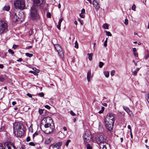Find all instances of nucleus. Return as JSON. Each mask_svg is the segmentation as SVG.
<instances>
[{"mask_svg":"<svg viewBox=\"0 0 149 149\" xmlns=\"http://www.w3.org/2000/svg\"><path fill=\"white\" fill-rule=\"evenodd\" d=\"M41 124L44 125L45 128L48 129L45 131L46 134H50L53 132L54 128V124L51 118L47 117L44 118L42 121Z\"/></svg>","mask_w":149,"mask_h":149,"instance_id":"nucleus-1","label":"nucleus"},{"mask_svg":"<svg viewBox=\"0 0 149 149\" xmlns=\"http://www.w3.org/2000/svg\"><path fill=\"white\" fill-rule=\"evenodd\" d=\"M13 128V134L17 137H21L25 133V128L22 123H14Z\"/></svg>","mask_w":149,"mask_h":149,"instance_id":"nucleus-2","label":"nucleus"},{"mask_svg":"<svg viewBox=\"0 0 149 149\" xmlns=\"http://www.w3.org/2000/svg\"><path fill=\"white\" fill-rule=\"evenodd\" d=\"M37 8L31 7V18L32 20H37L39 19V16Z\"/></svg>","mask_w":149,"mask_h":149,"instance_id":"nucleus-3","label":"nucleus"},{"mask_svg":"<svg viewBox=\"0 0 149 149\" xmlns=\"http://www.w3.org/2000/svg\"><path fill=\"white\" fill-rule=\"evenodd\" d=\"M14 5L16 9L22 10L25 7L24 0H15L14 1Z\"/></svg>","mask_w":149,"mask_h":149,"instance_id":"nucleus-4","label":"nucleus"},{"mask_svg":"<svg viewBox=\"0 0 149 149\" xmlns=\"http://www.w3.org/2000/svg\"><path fill=\"white\" fill-rule=\"evenodd\" d=\"M8 24L5 20L0 21V33L6 32L8 31Z\"/></svg>","mask_w":149,"mask_h":149,"instance_id":"nucleus-5","label":"nucleus"},{"mask_svg":"<svg viewBox=\"0 0 149 149\" xmlns=\"http://www.w3.org/2000/svg\"><path fill=\"white\" fill-rule=\"evenodd\" d=\"M18 15L16 13H13V20H15V22L17 23H20L24 21V16L23 14L19 13L18 14Z\"/></svg>","mask_w":149,"mask_h":149,"instance_id":"nucleus-6","label":"nucleus"},{"mask_svg":"<svg viewBox=\"0 0 149 149\" xmlns=\"http://www.w3.org/2000/svg\"><path fill=\"white\" fill-rule=\"evenodd\" d=\"M96 142L100 145L101 143H105L106 144V139H104V136L103 135H99V136H97L95 138Z\"/></svg>","mask_w":149,"mask_h":149,"instance_id":"nucleus-7","label":"nucleus"},{"mask_svg":"<svg viewBox=\"0 0 149 149\" xmlns=\"http://www.w3.org/2000/svg\"><path fill=\"white\" fill-rule=\"evenodd\" d=\"M104 120L114 123L115 119L114 114L112 113H109L104 117Z\"/></svg>","mask_w":149,"mask_h":149,"instance_id":"nucleus-8","label":"nucleus"},{"mask_svg":"<svg viewBox=\"0 0 149 149\" xmlns=\"http://www.w3.org/2000/svg\"><path fill=\"white\" fill-rule=\"evenodd\" d=\"M106 128L110 131H111L113 129L114 123L109 122V121L104 120Z\"/></svg>","mask_w":149,"mask_h":149,"instance_id":"nucleus-9","label":"nucleus"},{"mask_svg":"<svg viewBox=\"0 0 149 149\" xmlns=\"http://www.w3.org/2000/svg\"><path fill=\"white\" fill-rule=\"evenodd\" d=\"M83 138L84 142L88 143L91 140V136L90 133H88V132H86L83 136Z\"/></svg>","mask_w":149,"mask_h":149,"instance_id":"nucleus-10","label":"nucleus"},{"mask_svg":"<svg viewBox=\"0 0 149 149\" xmlns=\"http://www.w3.org/2000/svg\"><path fill=\"white\" fill-rule=\"evenodd\" d=\"M33 4L32 7L37 8L40 6L43 2V0H33Z\"/></svg>","mask_w":149,"mask_h":149,"instance_id":"nucleus-11","label":"nucleus"},{"mask_svg":"<svg viewBox=\"0 0 149 149\" xmlns=\"http://www.w3.org/2000/svg\"><path fill=\"white\" fill-rule=\"evenodd\" d=\"M62 144V143L61 142H58L56 143L55 144H52L49 147V149H50L51 148H52L53 149L54 148H56L57 149H59Z\"/></svg>","mask_w":149,"mask_h":149,"instance_id":"nucleus-12","label":"nucleus"},{"mask_svg":"<svg viewBox=\"0 0 149 149\" xmlns=\"http://www.w3.org/2000/svg\"><path fill=\"white\" fill-rule=\"evenodd\" d=\"M99 3L98 0H94L93 1V4L94 7L95 9L97 10L99 9L100 8Z\"/></svg>","mask_w":149,"mask_h":149,"instance_id":"nucleus-13","label":"nucleus"},{"mask_svg":"<svg viewBox=\"0 0 149 149\" xmlns=\"http://www.w3.org/2000/svg\"><path fill=\"white\" fill-rule=\"evenodd\" d=\"M123 108L124 109L130 116L132 113V111L130 110L128 107L123 106Z\"/></svg>","mask_w":149,"mask_h":149,"instance_id":"nucleus-14","label":"nucleus"},{"mask_svg":"<svg viewBox=\"0 0 149 149\" xmlns=\"http://www.w3.org/2000/svg\"><path fill=\"white\" fill-rule=\"evenodd\" d=\"M55 49L58 52L61 50L62 49L61 46L58 44H57L54 45Z\"/></svg>","mask_w":149,"mask_h":149,"instance_id":"nucleus-15","label":"nucleus"},{"mask_svg":"<svg viewBox=\"0 0 149 149\" xmlns=\"http://www.w3.org/2000/svg\"><path fill=\"white\" fill-rule=\"evenodd\" d=\"M91 72L90 71H88L87 73V79L88 81L89 82L90 81V78L91 76Z\"/></svg>","mask_w":149,"mask_h":149,"instance_id":"nucleus-16","label":"nucleus"},{"mask_svg":"<svg viewBox=\"0 0 149 149\" xmlns=\"http://www.w3.org/2000/svg\"><path fill=\"white\" fill-rule=\"evenodd\" d=\"M106 144L105 143H101L100 145V147L102 149H107V147L106 146Z\"/></svg>","mask_w":149,"mask_h":149,"instance_id":"nucleus-17","label":"nucleus"},{"mask_svg":"<svg viewBox=\"0 0 149 149\" xmlns=\"http://www.w3.org/2000/svg\"><path fill=\"white\" fill-rule=\"evenodd\" d=\"M58 52L59 56L62 58L63 57V52L62 50L61 49V50L59 51Z\"/></svg>","mask_w":149,"mask_h":149,"instance_id":"nucleus-18","label":"nucleus"},{"mask_svg":"<svg viewBox=\"0 0 149 149\" xmlns=\"http://www.w3.org/2000/svg\"><path fill=\"white\" fill-rule=\"evenodd\" d=\"M10 143H5V145L8 148V149H12V147H11L10 144Z\"/></svg>","mask_w":149,"mask_h":149,"instance_id":"nucleus-19","label":"nucleus"},{"mask_svg":"<svg viewBox=\"0 0 149 149\" xmlns=\"http://www.w3.org/2000/svg\"><path fill=\"white\" fill-rule=\"evenodd\" d=\"M51 139H52L51 138L46 139L45 141V144H48L50 143L51 142L52 140Z\"/></svg>","mask_w":149,"mask_h":149,"instance_id":"nucleus-20","label":"nucleus"},{"mask_svg":"<svg viewBox=\"0 0 149 149\" xmlns=\"http://www.w3.org/2000/svg\"><path fill=\"white\" fill-rule=\"evenodd\" d=\"M88 59L90 60L91 61L92 60V56H93V54L92 53H90V54H88Z\"/></svg>","mask_w":149,"mask_h":149,"instance_id":"nucleus-21","label":"nucleus"},{"mask_svg":"<svg viewBox=\"0 0 149 149\" xmlns=\"http://www.w3.org/2000/svg\"><path fill=\"white\" fill-rule=\"evenodd\" d=\"M10 7L9 6H5L3 8V10L6 11H8L10 10Z\"/></svg>","mask_w":149,"mask_h":149,"instance_id":"nucleus-22","label":"nucleus"},{"mask_svg":"<svg viewBox=\"0 0 149 149\" xmlns=\"http://www.w3.org/2000/svg\"><path fill=\"white\" fill-rule=\"evenodd\" d=\"M103 28L104 29H108L109 28V25L107 24H104L103 25Z\"/></svg>","mask_w":149,"mask_h":149,"instance_id":"nucleus-23","label":"nucleus"},{"mask_svg":"<svg viewBox=\"0 0 149 149\" xmlns=\"http://www.w3.org/2000/svg\"><path fill=\"white\" fill-rule=\"evenodd\" d=\"M104 74L105 75V76L108 78L109 76V73L108 71H105L104 72Z\"/></svg>","mask_w":149,"mask_h":149,"instance_id":"nucleus-24","label":"nucleus"},{"mask_svg":"<svg viewBox=\"0 0 149 149\" xmlns=\"http://www.w3.org/2000/svg\"><path fill=\"white\" fill-rule=\"evenodd\" d=\"M149 57V52H147V53L145 54L144 56V58L145 59H147Z\"/></svg>","mask_w":149,"mask_h":149,"instance_id":"nucleus-25","label":"nucleus"},{"mask_svg":"<svg viewBox=\"0 0 149 149\" xmlns=\"http://www.w3.org/2000/svg\"><path fill=\"white\" fill-rule=\"evenodd\" d=\"M25 55L28 57H31L33 56V54L26 53H25Z\"/></svg>","mask_w":149,"mask_h":149,"instance_id":"nucleus-26","label":"nucleus"},{"mask_svg":"<svg viewBox=\"0 0 149 149\" xmlns=\"http://www.w3.org/2000/svg\"><path fill=\"white\" fill-rule=\"evenodd\" d=\"M8 52L11 54L12 55H13V54H14V52L13 51V50L10 49H9L8 50Z\"/></svg>","mask_w":149,"mask_h":149,"instance_id":"nucleus-27","label":"nucleus"},{"mask_svg":"<svg viewBox=\"0 0 149 149\" xmlns=\"http://www.w3.org/2000/svg\"><path fill=\"white\" fill-rule=\"evenodd\" d=\"M105 32L106 33V34L108 36H112V34L109 31H105Z\"/></svg>","mask_w":149,"mask_h":149,"instance_id":"nucleus-28","label":"nucleus"},{"mask_svg":"<svg viewBox=\"0 0 149 149\" xmlns=\"http://www.w3.org/2000/svg\"><path fill=\"white\" fill-rule=\"evenodd\" d=\"M104 109V107H102L101 108V110L98 112V113L100 114L102 113L103 112Z\"/></svg>","mask_w":149,"mask_h":149,"instance_id":"nucleus-29","label":"nucleus"},{"mask_svg":"<svg viewBox=\"0 0 149 149\" xmlns=\"http://www.w3.org/2000/svg\"><path fill=\"white\" fill-rule=\"evenodd\" d=\"M33 70L36 73H38L40 72V70L38 69H37L35 67L33 68Z\"/></svg>","mask_w":149,"mask_h":149,"instance_id":"nucleus-30","label":"nucleus"},{"mask_svg":"<svg viewBox=\"0 0 149 149\" xmlns=\"http://www.w3.org/2000/svg\"><path fill=\"white\" fill-rule=\"evenodd\" d=\"M44 111V109H39V112L40 115H41L43 113V111Z\"/></svg>","mask_w":149,"mask_h":149,"instance_id":"nucleus-31","label":"nucleus"},{"mask_svg":"<svg viewBox=\"0 0 149 149\" xmlns=\"http://www.w3.org/2000/svg\"><path fill=\"white\" fill-rule=\"evenodd\" d=\"M29 73H33L34 75H35L36 76L37 75H38V74H37L38 73H36L35 72L33 71H31V70L29 72Z\"/></svg>","mask_w":149,"mask_h":149,"instance_id":"nucleus-32","label":"nucleus"},{"mask_svg":"<svg viewBox=\"0 0 149 149\" xmlns=\"http://www.w3.org/2000/svg\"><path fill=\"white\" fill-rule=\"evenodd\" d=\"M104 64L102 62H100L99 63V67L100 68H102L103 65H104Z\"/></svg>","mask_w":149,"mask_h":149,"instance_id":"nucleus-33","label":"nucleus"},{"mask_svg":"<svg viewBox=\"0 0 149 149\" xmlns=\"http://www.w3.org/2000/svg\"><path fill=\"white\" fill-rule=\"evenodd\" d=\"M136 5L134 4H133L132 7V10H133L134 11H136Z\"/></svg>","mask_w":149,"mask_h":149,"instance_id":"nucleus-34","label":"nucleus"},{"mask_svg":"<svg viewBox=\"0 0 149 149\" xmlns=\"http://www.w3.org/2000/svg\"><path fill=\"white\" fill-rule=\"evenodd\" d=\"M10 146H11V147H12V148H13V149H16V147L14 146L13 143H10Z\"/></svg>","mask_w":149,"mask_h":149,"instance_id":"nucleus-35","label":"nucleus"},{"mask_svg":"<svg viewBox=\"0 0 149 149\" xmlns=\"http://www.w3.org/2000/svg\"><path fill=\"white\" fill-rule=\"evenodd\" d=\"M38 134V132L36 131V132L33 135V139H34L35 136H37Z\"/></svg>","mask_w":149,"mask_h":149,"instance_id":"nucleus-36","label":"nucleus"},{"mask_svg":"<svg viewBox=\"0 0 149 149\" xmlns=\"http://www.w3.org/2000/svg\"><path fill=\"white\" fill-rule=\"evenodd\" d=\"M124 24L126 25H127L128 24V21L127 19H125Z\"/></svg>","mask_w":149,"mask_h":149,"instance_id":"nucleus-37","label":"nucleus"},{"mask_svg":"<svg viewBox=\"0 0 149 149\" xmlns=\"http://www.w3.org/2000/svg\"><path fill=\"white\" fill-rule=\"evenodd\" d=\"M75 45L74 47L76 48H78V45L77 41H75Z\"/></svg>","mask_w":149,"mask_h":149,"instance_id":"nucleus-38","label":"nucleus"},{"mask_svg":"<svg viewBox=\"0 0 149 149\" xmlns=\"http://www.w3.org/2000/svg\"><path fill=\"white\" fill-rule=\"evenodd\" d=\"M71 142V140H68L65 143V145L68 146L69 145V143L70 142Z\"/></svg>","mask_w":149,"mask_h":149,"instance_id":"nucleus-39","label":"nucleus"},{"mask_svg":"<svg viewBox=\"0 0 149 149\" xmlns=\"http://www.w3.org/2000/svg\"><path fill=\"white\" fill-rule=\"evenodd\" d=\"M70 114L73 116H75L76 114L72 111H70Z\"/></svg>","mask_w":149,"mask_h":149,"instance_id":"nucleus-40","label":"nucleus"},{"mask_svg":"<svg viewBox=\"0 0 149 149\" xmlns=\"http://www.w3.org/2000/svg\"><path fill=\"white\" fill-rule=\"evenodd\" d=\"M115 71L114 70H112L111 72V76H113L114 75Z\"/></svg>","mask_w":149,"mask_h":149,"instance_id":"nucleus-41","label":"nucleus"},{"mask_svg":"<svg viewBox=\"0 0 149 149\" xmlns=\"http://www.w3.org/2000/svg\"><path fill=\"white\" fill-rule=\"evenodd\" d=\"M4 81L3 77L2 76H0V81L3 82Z\"/></svg>","mask_w":149,"mask_h":149,"instance_id":"nucleus-42","label":"nucleus"},{"mask_svg":"<svg viewBox=\"0 0 149 149\" xmlns=\"http://www.w3.org/2000/svg\"><path fill=\"white\" fill-rule=\"evenodd\" d=\"M87 149H91L92 148L91 146L89 144H87Z\"/></svg>","mask_w":149,"mask_h":149,"instance_id":"nucleus-43","label":"nucleus"},{"mask_svg":"<svg viewBox=\"0 0 149 149\" xmlns=\"http://www.w3.org/2000/svg\"><path fill=\"white\" fill-rule=\"evenodd\" d=\"M29 145L30 146H35V144L33 142H31L29 143Z\"/></svg>","mask_w":149,"mask_h":149,"instance_id":"nucleus-44","label":"nucleus"},{"mask_svg":"<svg viewBox=\"0 0 149 149\" xmlns=\"http://www.w3.org/2000/svg\"><path fill=\"white\" fill-rule=\"evenodd\" d=\"M38 95L41 97H43L44 96V94L43 93L41 92L38 93Z\"/></svg>","mask_w":149,"mask_h":149,"instance_id":"nucleus-45","label":"nucleus"},{"mask_svg":"<svg viewBox=\"0 0 149 149\" xmlns=\"http://www.w3.org/2000/svg\"><path fill=\"white\" fill-rule=\"evenodd\" d=\"M47 17H51V14L49 12H47Z\"/></svg>","mask_w":149,"mask_h":149,"instance_id":"nucleus-46","label":"nucleus"},{"mask_svg":"<svg viewBox=\"0 0 149 149\" xmlns=\"http://www.w3.org/2000/svg\"><path fill=\"white\" fill-rule=\"evenodd\" d=\"M63 20V18L62 17V18H61L59 21H58V24H61V23L62 21Z\"/></svg>","mask_w":149,"mask_h":149,"instance_id":"nucleus-47","label":"nucleus"},{"mask_svg":"<svg viewBox=\"0 0 149 149\" xmlns=\"http://www.w3.org/2000/svg\"><path fill=\"white\" fill-rule=\"evenodd\" d=\"M18 46V45H14L13 46V48L14 49H15L17 48Z\"/></svg>","mask_w":149,"mask_h":149,"instance_id":"nucleus-48","label":"nucleus"},{"mask_svg":"<svg viewBox=\"0 0 149 149\" xmlns=\"http://www.w3.org/2000/svg\"><path fill=\"white\" fill-rule=\"evenodd\" d=\"M85 13V9L84 8H83L81 10V14H84Z\"/></svg>","mask_w":149,"mask_h":149,"instance_id":"nucleus-49","label":"nucleus"},{"mask_svg":"<svg viewBox=\"0 0 149 149\" xmlns=\"http://www.w3.org/2000/svg\"><path fill=\"white\" fill-rule=\"evenodd\" d=\"M25 145H22L21 146L20 149H25Z\"/></svg>","mask_w":149,"mask_h":149,"instance_id":"nucleus-50","label":"nucleus"},{"mask_svg":"<svg viewBox=\"0 0 149 149\" xmlns=\"http://www.w3.org/2000/svg\"><path fill=\"white\" fill-rule=\"evenodd\" d=\"M31 140L29 136H28L27 137L26 139V141L27 142H29Z\"/></svg>","mask_w":149,"mask_h":149,"instance_id":"nucleus-51","label":"nucleus"},{"mask_svg":"<svg viewBox=\"0 0 149 149\" xmlns=\"http://www.w3.org/2000/svg\"><path fill=\"white\" fill-rule=\"evenodd\" d=\"M78 21L80 23L81 25H82L83 24V22L82 20H81L80 19H78Z\"/></svg>","mask_w":149,"mask_h":149,"instance_id":"nucleus-52","label":"nucleus"},{"mask_svg":"<svg viewBox=\"0 0 149 149\" xmlns=\"http://www.w3.org/2000/svg\"><path fill=\"white\" fill-rule=\"evenodd\" d=\"M45 107L46 108H47V109H50V108H51L48 105H46L45 106Z\"/></svg>","mask_w":149,"mask_h":149,"instance_id":"nucleus-53","label":"nucleus"},{"mask_svg":"<svg viewBox=\"0 0 149 149\" xmlns=\"http://www.w3.org/2000/svg\"><path fill=\"white\" fill-rule=\"evenodd\" d=\"M61 24H58V25L57 26V28L58 29L60 30H61Z\"/></svg>","mask_w":149,"mask_h":149,"instance_id":"nucleus-54","label":"nucleus"},{"mask_svg":"<svg viewBox=\"0 0 149 149\" xmlns=\"http://www.w3.org/2000/svg\"><path fill=\"white\" fill-rule=\"evenodd\" d=\"M104 46L106 47L107 46V40H105L104 43Z\"/></svg>","mask_w":149,"mask_h":149,"instance_id":"nucleus-55","label":"nucleus"},{"mask_svg":"<svg viewBox=\"0 0 149 149\" xmlns=\"http://www.w3.org/2000/svg\"><path fill=\"white\" fill-rule=\"evenodd\" d=\"M26 95L29 97H32L31 95L29 93H27L26 94Z\"/></svg>","mask_w":149,"mask_h":149,"instance_id":"nucleus-56","label":"nucleus"},{"mask_svg":"<svg viewBox=\"0 0 149 149\" xmlns=\"http://www.w3.org/2000/svg\"><path fill=\"white\" fill-rule=\"evenodd\" d=\"M82 18H84L85 17V15H82V14H80L79 15Z\"/></svg>","mask_w":149,"mask_h":149,"instance_id":"nucleus-57","label":"nucleus"},{"mask_svg":"<svg viewBox=\"0 0 149 149\" xmlns=\"http://www.w3.org/2000/svg\"><path fill=\"white\" fill-rule=\"evenodd\" d=\"M134 55L135 56H136V57H138V54H137V53H136V52H134Z\"/></svg>","mask_w":149,"mask_h":149,"instance_id":"nucleus-58","label":"nucleus"},{"mask_svg":"<svg viewBox=\"0 0 149 149\" xmlns=\"http://www.w3.org/2000/svg\"><path fill=\"white\" fill-rule=\"evenodd\" d=\"M22 61V59L21 58H19L18 60H17V61L18 62H21Z\"/></svg>","mask_w":149,"mask_h":149,"instance_id":"nucleus-59","label":"nucleus"},{"mask_svg":"<svg viewBox=\"0 0 149 149\" xmlns=\"http://www.w3.org/2000/svg\"><path fill=\"white\" fill-rule=\"evenodd\" d=\"M3 65L2 64H0V68L2 69L3 68Z\"/></svg>","mask_w":149,"mask_h":149,"instance_id":"nucleus-60","label":"nucleus"},{"mask_svg":"<svg viewBox=\"0 0 149 149\" xmlns=\"http://www.w3.org/2000/svg\"><path fill=\"white\" fill-rule=\"evenodd\" d=\"M133 74L135 75H136L137 74V72L136 71H134L133 72Z\"/></svg>","mask_w":149,"mask_h":149,"instance_id":"nucleus-61","label":"nucleus"},{"mask_svg":"<svg viewBox=\"0 0 149 149\" xmlns=\"http://www.w3.org/2000/svg\"><path fill=\"white\" fill-rule=\"evenodd\" d=\"M16 104V102L15 101H13L12 102V104L13 106L15 105Z\"/></svg>","mask_w":149,"mask_h":149,"instance_id":"nucleus-62","label":"nucleus"},{"mask_svg":"<svg viewBox=\"0 0 149 149\" xmlns=\"http://www.w3.org/2000/svg\"><path fill=\"white\" fill-rule=\"evenodd\" d=\"M127 128L128 129H129L130 130V132L131 131V126L130 125H128L127 126Z\"/></svg>","mask_w":149,"mask_h":149,"instance_id":"nucleus-63","label":"nucleus"},{"mask_svg":"<svg viewBox=\"0 0 149 149\" xmlns=\"http://www.w3.org/2000/svg\"><path fill=\"white\" fill-rule=\"evenodd\" d=\"M4 127H2L0 129V131H4Z\"/></svg>","mask_w":149,"mask_h":149,"instance_id":"nucleus-64","label":"nucleus"}]
</instances>
